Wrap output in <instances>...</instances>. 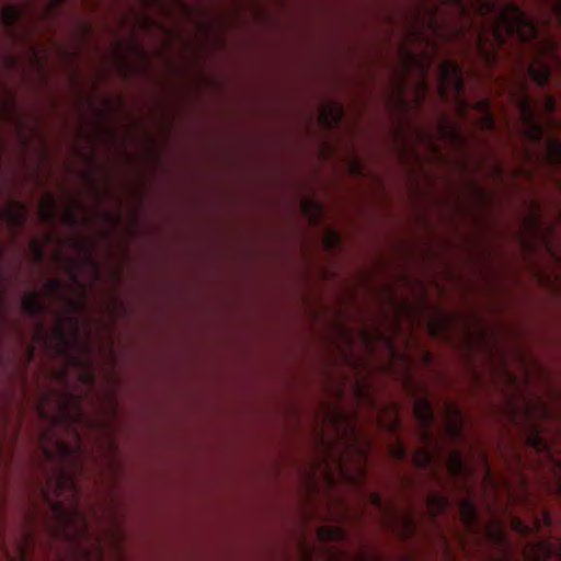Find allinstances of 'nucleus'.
<instances>
[{
	"mask_svg": "<svg viewBox=\"0 0 561 561\" xmlns=\"http://www.w3.org/2000/svg\"><path fill=\"white\" fill-rule=\"evenodd\" d=\"M491 33L497 47L505 46L514 38L531 50V64H526L522 56H518V62L538 87H548L552 68L561 72V53L557 42L550 37H541L536 21L517 3L508 2L497 12L491 24Z\"/></svg>",
	"mask_w": 561,
	"mask_h": 561,
	"instance_id": "obj_1",
	"label": "nucleus"
},
{
	"mask_svg": "<svg viewBox=\"0 0 561 561\" xmlns=\"http://www.w3.org/2000/svg\"><path fill=\"white\" fill-rule=\"evenodd\" d=\"M505 85L510 102L519 112L525 138L533 144L543 142L546 162L561 171V140L547 137L543 123L537 117L527 80L523 76L516 75L505 82Z\"/></svg>",
	"mask_w": 561,
	"mask_h": 561,
	"instance_id": "obj_2",
	"label": "nucleus"
},
{
	"mask_svg": "<svg viewBox=\"0 0 561 561\" xmlns=\"http://www.w3.org/2000/svg\"><path fill=\"white\" fill-rule=\"evenodd\" d=\"M463 90L462 68L454 60H444L439 66L438 93L444 100L449 96V93H455L456 104L462 114L472 107L471 103L463 98ZM473 108L482 115L479 122L480 127L484 130L493 131L495 129V118L491 110L490 100L485 98L479 99L474 103Z\"/></svg>",
	"mask_w": 561,
	"mask_h": 561,
	"instance_id": "obj_3",
	"label": "nucleus"
},
{
	"mask_svg": "<svg viewBox=\"0 0 561 561\" xmlns=\"http://www.w3.org/2000/svg\"><path fill=\"white\" fill-rule=\"evenodd\" d=\"M365 501L375 510V518L382 529L402 541L414 539L419 525L411 511L399 507L392 500L385 501L376 491H367Z\"/></svg>",
	"mask_w": 561,
	"mask_h": 561,
	"instance_id": "obj_4",
	"label": "nucleus"
},
{
	"mask_svg": "<svg viewBox=\"0 0 561 561\" xmlns=\"http://www.w3.org/2000/svg\"><path fill=\"white\" fill-rule=\"evenodd\" d=\"M446 422L444 432L453 443H460L463 439V416L461 411L450 401L445 402Z\"/></svg>",
	"mask_w": 561,
	"mask_h": 561,
	"instance_id": "obj_5",
	"label": "nucleus"
},
{
	"mask_svg": "<svg viewBox=\"0 0 561 561\" xmlns=\"http://www.w3.org/2000/svg\"><path fill=\"white\" fill-rule=\"evenodd\" d=\"M0 218L12 229H21L27 219L26 205L18 199H14L10 205L0 210Z\"/></svg>",
	"mask_w": 561,
	"mask_h": 561,
	"instance_id": "obj_6",
	"label": "nucleus"
},
{
	"mask_svg": "<svg viewBox=\"0 0 561 561\" xmlns=\"http://www.w3.org/2000/svg\"><path fill=\"white\" fill-rule=\"evenodd\" d=\"M451 504V500L442 491H431L425 497V506L432 518L444 514Z\"/></svg>",
	"mask_w": 561,
	"mask_h": 561,
	"instance_id": "obj_7",
	"label": "nucleus"
},
{
	"mask_svg": "<svg viewBox=\"0 0 561 561\" xmlns=\"http://www.w3.org/2000/svg\"><path fill=\"white\" fill-rule=\"evenodd\" d=\"M21 308L25 314L32 318L42 317L45 312L42 294L36 290L26 294L22 299Z\"/></svg>",
	"mask_w": 561,
	"mask_h": 561,
	"instance_id": "obj_8",
	"label": "nucleus"
},
{
	"mask_svg": "<svg viewBox=\"0 0 561 561\" xmlns=\"http://www.w3.org/2000/svg\"><path fill=\"white\" fill-rule=\"evenodd\" d=\"M318 536L322 541L340 542L347 539V530L342 526H323L318 530Z\"/></svg>",
	"mask_w": 561,
	"mask_h": 561,
	"instance_id": "obj_9",
	"label": "nucleus"
},
{
	"mask_svg": "<svg viewBox=\"0 0 561 561\" xmlns=\"http://www.w3.org/2000/svg\"><path fill=\"white\" fill-rule=\"evenodd\" d=\"M343 116V108L339 104H328L323 108L321 113V121L322 124L325 125L328 128L333 127V125H337Z\"/></svg>",
	"mask_w": 561,
	"mask_h": 561,
	"instance_id": "obj_10",
	"label": "nucleus"
},
{
	"mask_svg": "<svg viewBox=\"0 0 561 561\" xmlns=\"http://www.w3.org/2000/svg\"><path fill=\"white\" fill-rule=\"evenodd\" d=\"M22 12L19 7L8 4L1 10V19L5 27L13 30L15 24L20 21Z\"/></svg>",
	"mask_w": 561,
	"mask_h": 561,
	"instance_id": "obj_11",
	"label": "nucleus"
},
{
	"mask_svg": "<svg viewBox=\"0 0 561 561\" xmlns=\"http://www.w3.org/2000/svg\"><path fill=\"white\" fill-rule=\"evenodd\" d=\"M304 213L310 218V221L317 222L323 210L322 205L314 199H306L301 204Z\"/></svg>",
	"mask_w": 561,
	"mask_h": 561,
	"instance_id": "obj_12",
	"label": "nucleus"
},
{
	"mask_svg": "<svg viewBox=\"0 0 561 561\" xmlns=\"http://www.w3.org/2000/svg\"><path fill=\"white\" fill-rule=\"evenodd\" d=\"M439 131L444 138H451L453 140L459 142L466 141L465 136L456 125H448L446 122H444L439 127Z\"/></svg>",
	"mask_w": 561,
	"mask_h": 561,
	"instance_id": "obj_13",
	"label": "nucleus"
},
{
	"mask_svg": "<svg viewBox=\"0 0 561 561\" xmlns=\"http://www.w3.org/2000/svg\"><path fill=\"white\" fill-rule=\"evenodd\" d=\"M527 226L528 230L531 233H538L543 230V224L538 209H535L533 214L529 216V218L527 219Z\"/></svg>",
	"mask_w": 561,
	"mask_h": 561,
	"instance_id": "obj_14",
	"label": "nucleus"
},
{
	"mask_svg": "<svg viewBox=\"0 0 561 561\" xmlns=\"http://www.w3.org/2000/svg\"><path fill=\"white\" fill-rule=\"evenodd\" d=\"M477 449H478L477 451L479 454V458H480L482 467H483L485 483L491 484V483H493V476H492V472H491V469L489 466L488 455L483 450V448L477 447Z\"/></svg>",
	"mask_w": 561,
	"mask_h": 561,
	"instance_id": "obj_15",
	"label": "nucleus"
},
{
	"mask_svg": "<svg viewBox=\"0 0 561 561\" xmlns=\"http://www.w3.org/2000/svg\"><path fill=\"white\" fill-rule=\"evenodd\" d=\"M41 220L45 224H53L56 218V214L51 204L42 205L41 207Z\"/></svg>",
	"mask_w": 561,
	"mask_h": 561,
	"instance_id": "obj_16",
	"label": "nucleus"
},
{
	"mask_svg": "<svg viewBox=\"0 0 561 561\" xmlns=\"http://www.w3.org/2000/svg\"><path fill=\"white\" fill-rule=\"evenodd\" d=\"M542 110L551 115L557 110V100L551 93H545L542 98Z\"/></svg>",
	"mask_w": 561,
	"mask_h": 561,
	"instance_id": "obj_17",
	"label": "nucleus"
},
{
	"mask_svg": "<svg viewBox=\"0 0 561 561\" xmlns=\"http://www.w3.org/2000/svg\"><path fill=\"white\" fill-rule=\"evenodd\" d=\"M354 558L356 561H383L379 556L367 551L366 547H362Z\"/></svg>",
	"mask_w": 561,
	"mask_h": 561,
	"instance_id": "obj_18",
	"label": "nucleus"
},
{
	"mask_svg": "<svg viewBox=\"0 0 561 561\" xmlns=\"http://www.w3.org/2000/svg\"><path fill=\"white\" fill-rule=\"evenodd\" d=\"M391 454L396 460L404 461L408 457V449L401 442H398L396 446L391 447Z\"/></svg>",
	"mask_w": 561,
	"mask_h": 561,
	"instance_id": "obj_19",
	"label": "nucleus"
},
{
	"mask_svg": "<svg viewBox=\"0 0 561 561\" xmlns=\"http://www.w3.org/2000/svg\"><path fill=\"white\" fill-rule=\"evenodd\" d=\"M437 531H438L439 540L442 541V546L444 549L446 560L453 561V551H451L450 543H449L447 537L445 536L444 531L440 528H438Z\"/></svg>",
	"mask_w": 561,
	"mask_h": 561,
	"instance_id": "obj_20",
	"label": "nucleus"
},
{
	"mask_svg": "<svg viewBox=\"0 0 561 561\" xmlns=\"http://www.w3.org/2000/svg\"><path fill=\"white\" fill-rule=\"evenodd\" d=\"M65 224L67 226H69L70 228L78 227V219L72 209H67V211L65 214Z\"/></svg>",
	"mask_w": 561,
	"mask_h": 561,
	"instance_id": "obj_21",
	"label": "nucleus"
},
{
	"mask_svg": "<svg viewBox=\"0 0 561 561\" xmlns=\"http://www.w3.org/2000/svg\"><path fill=\"white\" fill-rule=\"evenodd\" d=\"M478 41H479V47H480L482 54L485 55V58H488L490 61H494L495 54L486 51V48L484 47V42H485L484 34L480 33L478 36Z\"/></svg>",
	"mask_w": 561,
	"mask_h": 561,
	"instance_id": "obj_22",
	"label": "nucleus"
},
{
	"mask_svg": "<svg viewBox=\"0 0 561 561\" xmlns=\"http://www.w3.org/2000/svg\"><path fill=\"white\" fill-rule=\"evenodd\" d=\"M530 443L531 445L536 448V449H546L547 448V444L545 443V440L542 439V437L540 436L539 433H535L531 438H530Z\"/></svg>",
	"mask_w": 561,
	"mask_h": 561,
	"instance_id": "obj_23",
	"label": "nucleus"
},
{
	"mask_svg": "<svg viewBox=\"0 0 561 561\" xmlns=\"http://www.w3.org/2000/svg\"><path fill=\"white\" fill-rule=\"evenodd\" d=\"M31 249H32L33 253L36 255V257L38 260L43 259L44 250H43V247L41 245V243L37 240H33L31 242Z\"/></svg>",
	"mask_w": 561,
	"mask_h": 561,
	"instance_id": "obj_24",
	"label": "nucleus"
},
{
	"mask_svg": "<svg viewBox=\"0 0 561 561\" xmlns=\"http://www.w3.org/2000/svg\"><path fill=\"white\" fill-rule=\"evenodd\" d=\"M46 285L49 291H56L61 287L59 279H49Z\"/></svg>",
	"mask_w": 561,
	"mask_h": 561,
	"instance_id": "obj_25",
	"label": "nucleus"
},
{
	"mask_svg": "<svg viewBox=\"0 0 561 561\" xmlns=\"http://www.w3.org/2000/svg\"><path fill=\"white\" fill-rule=\"evenodd\" d=\"M57 335H58V339L60 340L61 343H66L67 342V336H66L65 330L61 327H59L57 329Z\"/></svg>",
	"mask_w": 561,
	"mask_h": 561,
	"instance_id": "obj_26",
	"label": "nucleus"
},
{
	"mask_svg": "<svg viewBox=\"0 0 561 561\" xmlns=\"http://www.w3.org/2000/svg\"><path fill=\"white\" fill-rule=\"evenodd\" d=\"M493 172L497 178H502L503 175V168L499 163H494L493 165Z\"/></svg>",
	"mask_w": 561,
	"mask_h": 561,
	"instance_id": "obj_27",
	"label": "nucleus"
},
{
	"mask_svg": "<svg viewBox=\"0 0 561 561\" xmlns=\"http://www.w3.org/2000/svg\"><path fill=\"white\" fill-rule=\"evenodd\" d=\"M485 8H486V11L488 12H493L495 10V2L493 0H488L485 3H484Z\"/></svg>",
	"mask_w": 561,
	"mask_h": 561,
	"instance_id": "obj_28",
	"label": "nucleus"
},
{
	"mask_svg": "<svg viewBox=\"0 0 561 561\" xmlns=\"http://www.w3.org/2000/svg\"><path fill=\"white\" fill-rule=\"evenodd\" d=\"M472 186H473V188H474L476 191H478V192H479V194H480L482 197H485V195H486L485 191H484L482 187H480V186L478 185V183H477V182H474V181H473V182H472Z\"/></svg>",
	"mask_w": 561,
	"mask_h": 561,
	"instance_id": "obj_29",
	"label": "nucleus"
},
{
	"mask_svg": "<svg viewBox=\"0 0 561 561\" xmlns=\"http://www.w3.org/2000/svg\"><path fill=\"white\" fill-rule=\"evenodd\" d=\"M66 0H50L51 7L57 8L61 5Z\"/></svg>",
	"mask_w": 561,
	"mask_h": 561,
	"instance_id": "obj_30",
	"label": "nucleus"
},
{
	"mask_svg": "<svg viewBox=\"0 0 561 561\" xmlns=\"http://www.w3.org/2000/svg\"><path fill=\"white\" fill-rule=\"evenodd\" d=\"M549 124L551 126H554V127L560 126V123L557 119L552 118V117L549 118Z\"/></svg>",
	"mask_w": 561,
	"mask_h": 561,
	"instance_id": "obj_31",
	"label": "nucleus"
},
{
	"mask_svg": "<svg viewBox=\"0 0 561 561\" xmlns=\"http://www.w3.org/2000/svg\"><path fill=\"white\" fill-rule=\"evenodd\" d=\"M457 537H458V539H459L460 543L465 547V546L467 545V543H466V540H467V539H466V538H463V536H462V535H460V534H458V533H457Z\"/></svg>",
	"mask_w": 561,
	"mask_h": 561,
	"instance_id": "obj_32",
	"label": "nucleus"
},
{
	"mask_svg": "<svg viewBox=\"0 0 561 561\" xmlns=\"http://www.w3.org/2000/svg\"><path fill=\"white\" fill-rule=\"evenodd\" d=\"M421 89H422L424 92H426V90H427V83H426L425 81H423V82L421 83Z\"/></svg>",
	"mask_w": 561,
	"mask_h": 561,
	"instance_id": "obj_33",
	"label": "nucleus"
},
{
	"mask_svg": "<svg viewBox=\"0 0 561 561\" xmlns=\"http://www.w3.org/2000/svg\"><path fill=\"white\" fill-rule=\"evenodd\" d=\"M71 275H72V278L77 282L78 280L77 274L75 272H72Z\"/></svg>",
	"mask_w": 561,
	"mask_h": 561,
	"instance_id": "obj_34",
	"label": "nucleus"
},
{
	"mask_svg": "<svg viewBox=\"0 0 561 561\" xmlns=\"http://www.w3.org/2000/svg\"><path fill=\"white\" fill-rule=\"evenodd\" d=\"M360 476H362L363 478H365V470H364V469H362V470H360Z\"/></svg>",
	"mask_w": 561,
	"mask_h": 561,
	"instance_id": "obj_35",
	"label": "nucleus"
},
{
	"mask_svg": "<svg viewBox=\"0 0 561 561\" xmlns=\"http://www.w3.org/2000/svg\"><path fill=\"white\" fill-rule=\"evenodd\" d=\"M558 4H559V8L561 10V0H554Z\"/></svg>",
	"mask_w": 561,
	"mask_h": 561,
	"instance_id": "obj_36",
	"label": "nucleus"
}]
</instances>
